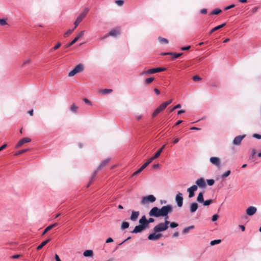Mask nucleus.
<instances>
[{
	"label": "nucleus",
	"mask_w": 261,
	"mask_h": 261,
	"mask_svg": "<svg viewBox=\"0 0 261 261\" xmlns=\"http://www.w3.org/2000/svg\"><path fill=\"white\" fill-rule=\"evenodd\" d=\"M230 173H231V172L230 170H227L226 172L223 173L221 175V177L223 178H226L230 175Z\"/></svg>",
	"instance_id": "37"
},
{
	"label": "nucleus",
	"mask_w": 261,
	"mask_h": 261,
	"mask_svg": "<svg viewBox=\"0 0 261 261\" xmlns=\"http://www.w3.org/2000/svg\"><path fill=\"white\" fill-rule=\"evenodd\" d=\"M156 233L157 232H154L153 233L150 234L148 236V239L149 240H152V241L158 240L160 238L162 237V235L161 233Z\"/></svg>",
	"instance_id": "14"
},
{
	"label": "nucleus",
	"mask_w": 261,
	"mask_h": 261,
	"mask_svg": "<svg viewBox=\"0 0 261 261\" xmlns=\"http://www.w3.org/2000/svg\"><path fill=\"white\" fill-rule=\"evenodd\" d=\"M181 107V105L180 104H177L171 110V111H173L175 109L180 108Z\"/></svg>",
	"instance_id": "52"
},
{
	"label": "nucleus",
	"mask_w": 261,
	"mask_h": 261,
	"mask_svg": "<svg viewBox=\"0 0 261 261\" xmlns=\"http://www.w3.org/2000/svg\"><path fill=\"white\" fill-rule=\"evenodd\" d=\"M93 251L91 250H86L84 252L83 255L85 257H90L93 255Z\"/></svg>",
	"instance_id": "28"
},
{
	"label": "nucleus",
	"mask_w": 261,
	"mask_h": 261,
	"mask_svg": "<svg viewBox=\"0 0 261 261\" xmlns=\"http://www.w3.org/2000/svg\"><path fill=\"white\" fill-rule=\"evenodd\" d=\"M115 3L119 6H122L124 4V1L123 0H116Z\"/></svg>",
	"instance_id": "44"
},
{
	"label": "nucleus",
	"mask_w": 261,
	"mask_h": 261,
	"mask_svg": "<svg viewBox=\"0 0 261 261\" xmlns=\"http://www.w3.org/2000/svg\"><path fill=\"white\" fill-rule=\"evenodd\" d=\"M252 137L257 139H261V135L259 134H254Z\"/></svg>",
	"instance_id": "50"
},
{
	"label": "nucleus",
	"mask_w": 261,
	"mask_h": 261,
	"mask_svg": "<svg viewBox=\"0 0 261 261\" xmlns=\"http://www.w3.org/2000/svg\"><path fill=\"white\" fill-rule=\"evenodd\" d=\"M139 224L144 229L148 227V224L145 215L143 216L139 220Z\"/></svg>",
	"instance_id": "13"
},
{
	"label": "nucleus",
	"mask_w": 261,
	"mask_h": 261,
	"mask_svg": "<svg viewBox=\"0 0 261 261\" xmlns=\"http://www.w3.org/2000/svg\"><path fill=\"white\" fill-rule=\"evenodd\" d=\"M207 181V183L208 184V185L209 186H212L214 185V182H215V181L214 179H207L206 180Z\"/></svg>",
	"instance_id": "46"
},
{
	"label": "nucleus",
	"mask_w": 261,
	"mask_h": 261,
	"mask_svg": "<svg viewBox=\"0 0 261 261\" xmlns=\"http://www.w3.org/2000/svg\"><path fill=\"white\" fill-rule=\"evenodd\" d=\"M148 165V163H145L141 167V170H143Z\"/></svg>",
	"instance_id": "58"
},
{
	"label": "nucleus",
	"mask_w": 261,
	"mask_h": 261,
	"mask_svg": "<svg viewBox=\"0 0 261 261\" xmlns=\"http://www.w3.org/2000/svg\"><path fill=\"white\" fill-rule=\"evenodd\" d=\"M85 31H82L80 32L79 34L74 38V39L67 45V47H69L74 44L80 38H81L84 34Z\"/></svg>",
	"instance_id": "15"
},
{
	"label": "nucleus",
	"mask_w": 261,
	"mask_h": 261,
	"mask_svg": "<svg viewBox=\"0 0 261 261\" xmlns=\"http://www.w3.org/2000/svg\"><path fill=\"white\" fill-rule=\"evenodd\" d=\"M171 102H172V99H170V100L166 101V102L163 103V104L164 105L165 107L166 108L167 107V106L169 105V104H170Z\"/></svg>",
	"instance_id": "54"
},
{
	"label": "nucleus",
	"mask_w": 261,
	"mask_h": 261,
	"mask_svg": "<svg viewBox=\"0 0 261 261\" xmlns=\"http://www.w3.org/2000/svg\"><path fill=\"white\" fill-rule=\"evenodd\" d=\"M89 11V9L88 8H85L84 11L82 13H81L80 15L77 17L76 19L81 23L83 21V20L86 17Z\"/></svg>",
	"instance_id": "9"
},
{
	"label": "nucleus",
	"mask_w": 261,
	"mask_h": 261,
	"mask_svg": "<svg viewBox=\"0 0 261 261\" xmlns=\"http://www.w3.org/2000/svg\"><path fill=\"white\" fill-rule=\"evenodd\" d=\"M84 102L86 103V104H88L89 105H91V102L87 98H84Z\"/></svg>",
	"instance_id": "61"
},
{
	"label": "nucleus",
	"mask_w": 261,
	"mask_h": 261,
	"mask_svg": "<svg viewBox=\"0 0 261 261\" xmlns=\"http://www.w3.org/2000/svg\"><path fill=\"white\" fill-rule=\"evenodd\" d=\"M235 7V5L234 4H232L230 6H227L225 8L224 10H229L230 9H231L232 8H234Z\"/></svg>",
	"instance_id": "55"
},
{
	"label": "nucleus",
	"mask_w": 261,
	"mask_h": 261,
	"mask_svg": "<svg viewBox=\"0 0 261 261\" xmlns=\"http://www.w3.org/2000/svg\"><path fill=\"white\" fill-rule=\"evenodd\" d=\"M120 34V31L119 29L118 28L114 29L112 30L108 34V35H110L111 36L113 37H116Z\"/></svg>",
	"instance_id": "21"
},
{
	"label": "nucleus",
	"mask_w": 261,
	"mask_h": 261,
	"mask_svg": "<svg viewBox=\"0 0 261 261\" xmlns=\"http://www.w3.org/2000/svg\"><path fill=\"white\" fill-rule=\"evenodd\" d=\"M149 215L150 217H160V209L158 207H153L149 212Z\"/></svg>",
	"instance_id": "7"
},
{
	"label": "nucleus",
	"mask_w": 261,
	"mask_h": 261,
	"mask_svg": "<svg viewBox=\"0 0 261 261\" xmlns=\"http://www.w3.org/2000/svg\"><path fill=\"white\" fill-rule=\"evenodd\" d=\"M147 223L149 224L150 223H152L154 221V219L152 218H149L148 220H147Z\"/></svg>",
	"instance_id": "60"
},
{
	"label": "nucleus",
	"mask_w": 261,
	"mask_h": 261,
	"mask_svg": "<svg viewBox=\"0 0 261 261\" xmlns=\"http://www.w3.org/2000/svg\"><path fill=\"white\" fill-rule=\"evenodd\" d=\"M165 145H163L161 148H160L154 154V155L153 156V159H156L158 158L161 154V153H162V152L163 151V150L164 149L165 147Z\"/></svg>",
	"instance_id": "25"
},
{
	"label": "nucleus",
	"mask_w": 261,
	"mask_h": 261,
	"mask_svg": "<svg viewBox=\"0 0 261 261\" xmlns=\"http://www.w3.org/2000/svg\"><path fill=\"white\" fill-rule=\"evenodd\" d=\"M212 202V199H208L205 201H204L202 203L204 206H208Z\"/></svg>",
	"instance_id": "42"
},
{
	"label": "nucleus",
	"mask_w": 261,
	"mask_h": 261,
	"mask_svg": "<svg viewBox=\"0 0 261 261\" xmlns=\"http://www.w3.org/2000/svg\"><path fill=\"white\" fill-rule=\"evenodd\" d=\"M78 109V107L75 105V104H72L70 108V110L72 112L74 113H76L77 112Z\"/></svg>",
	"instance_id": "32"
},
{
	"label": "nucleus",
	"mask_w": 261,
	"mask_h": 261,
	"mask_svg": "<svg viewBox=\"0 0 261 261\" xmlns=\"http://www.w3.org/2000/svg\"><path fill=\"white\" fill-rule=\"evenodd\" d=\"M195 228L194 225H191L183 229L182 232L184 234L188 233L190 230L193 229Z\"/></svg>",
	"instance_id": "30"
},
{
	"label": "nucleus",
	"mask_w": 261,
	"mask_h": 261,
	"mask_svg": "<svg viewBox=\"0 0 261 261\" xmlns=\"http://www.w3.org/2000/svg\"><path fill=\"white\" fill-rule=\"evenodd\" d=\"M158 40L161 44H167L169 42L168 40L167 39L163 38L162 37H159L158 38Z\"/></svg>",
	"instance_id": "31"
},
{
	"label": "nucleus",
	"mask_w": 261,
	"mask_h": 261,
	"mask_svg": "<svg viewBox=\"0 0 261 261\" xmlns=\"http://www.w3.org/2000/svg\"><path fill=\"white\" fill-rule=\"evenodd\" d=\"M166 108L164 105L162 103L159 107H158L153 112L152 114V117H155L158 114L164 110Z\"/></svg>",
	"instance_id": "17"
},
{
	"label": "nucleus",
	"mask_w": 261,
	"mask_h": 261,
	"mask_svg": "<svg viewBox=\"0 0 261 261\" xmlns=\"http://www.w3.org/2000/svg\"><path fill=\"white\" fill-rule=\"evenodd\" d=\"M129 227V223L127 222H123L122 224L121 228L122 229H125Z\"/></svg>",
	"instance_id": "34"
},
{
	"label": "nucleus",
	"mask_w": 261,
	"mask_h": 261,
	"mask_svg": "<svg viewBox=\"0 0 261 261\" xmlns=\"http://www.w3.org/2000/svg\"><path fill=\"white\" fill-rule=\"evenodd\" d=\"M112 92V90L110 89H105L101 91V93L103 94H109Z\"/></svg>",
	"instance_id": "35"
},
{
	"label": "nucleus",
	"mask_w": 261,
	"mask_h": 261,
	"mask_svg": "<svg viewBox=\"0 0 261 261\" xmlns=\"http://www.w3.org/2000/svg\"><path fill=\"white\" fill-rule=\"evenodd\" d=\"M197 190V186L193 185L187 189V192L189 193V198H192L194 196V192Z\"/></svg>",
	"instance_id": "12"
},
{
	"label": "nucleus",
	"mask_w": 261,
	"mask_h": 261,
	"mask_svg": "<svg viewBox=\"0 0 261 261\" xmlns=\"http://www.w3.org/2000/svg\"><path fill=\"white\" fill-rule=\"evenodd\" d=\"M139 215L140 212L139 211H133L130 217V219L133 221H136L137 220Z\"/></svg>",
	"instance_id": "20"
},
{
	"label": "nucleus",
	"mask_w": 261,
	"mask_h": 261,
	"mask_svg": "<svg viewBox=\"0 0 261 261\" xmlns=\"http://www.w3.org/2000/svg\"><path fill=\"white\" fill-rule=\"evenodd\" d=\"M50 239H47L45 241H44L43 242H42L37 247V250H40L41 249H42L43 248V247H44L45 245H46L49 241H50Z\"/></svg>",
	"instance_id": "27"
},
{
	"label": "nucleus",
	"mask_w": 261,
	"mask_h": 261,
	"mask_svg": "<svg viewBox=\"0 0 261 261\" xmlns=\"http://www.w3.org/2000/svg\"><path fill=\"white\" fill-rule=\"evenodd\" d=\"M113 242V239L112 238H109L106 240V243H109Z\"/></svg>",
	"instance_id": "59"
},
{
	"label": "nucleus",
	"mask_w": 261,
	"mask_h": 261,
	"mask_svg": "<svg viewBox=\"0 0 261 261\" xmlns=\"http://www.w3.org/2000/svg\"><path fill=\"white\" fill-rule=\"evenodd\" d=\"M58 223H55L51 225L48 226L43 231L42 236H44L46 232H47L49 230L51 229L54 227H56L58 225Z\"/></svg>",
	"instance_id": "24"
},
{
	"label": "nucleus",
	"mask_w": 261,
	"mask_h": 261,
	"mask_svg": "<svg viewBox=\"0 0 261 261\" xmlns=\"http://www.w3.org/2000/svg\"><path fill=\"white\" fill-rule=\"evenodd\" d=\"M29 149H22V150H20L19 151H18L17 152H16L15 153V155H18L19 154H22L27 151H28Z\"/></svg>",
	"instance_id": "41"
},
{
	"label": "nucleus",
	"mask_w": 261,
	"mask_h": 261,
	"mask_svg": "<svg viewBox=\"0 0 261 261\" xmlns=\"http://www.w3.org/2000/svg\"><path fill=\"white\" fill-rule=\"evenodd\" d=\"M55 259L56 261H61L59 256L57 254L55 255Z\"/></svg>",
	"instance_id": "64"
},
{
	"label": "nucleus",
	"mask_w": 261,
	"mask_h": 261,
	"mask_svg": "<svg viewBox=\"0 0 261 261\" xmlns=\"http://www.w3.org/2000/svg\"><path fill=\"white\" fill-rule=\"evenodd\" d=\"M61 43L60 42H58L53 48L50 49V51L58 49L61 46Z\"/></svg>",
	"instance_id": "40"
},
{
	"label": "nucleus",
	"mask_w": 261,
	"mask_h": 261,
	"mask_svg": "<svg viewBox=\"0 0 261 261\" xmlns=\"http://www.w3.org/2000/svg\"><path fill=\"white\" fill-rule=\"evenodd\" d=\"M169 217L165 218V222L164 223H160L155 226L153 228V231L155 232H159L161 231H164L167 230L168 228V225L170 223V222L168 221V219Z\"/></svg>",
	"instance_id": "1"
},
{
	"label": "nucleus",
	"mask_w": 261,
	"mask_h": 261,
	"mask_svg": "<svg viewBox=\"0 0 261 261\" xmlns=\"http://www.w3.org/2000/svg\"><path fill=\"white\" fill-rule=\"evenodd\" d=\"M191 48V46H185V47H182L181 48V50H189L190 48Z\"/></svg>",
	"instance_id": "57"
},
{
	"label": "nucleus",
	"mask_w": 261,
	"mask_h": 261,
	"mask_svg": "<svg viewBox=\"0 0 261 261\" xmlns=\"http://www.w3.org/2000/svg\"><path fill=\"white\" fill-rule=\"evenodd\" d=\"M175 201L178 207H180L183 204L182 194L180 192H178L175 196Z\"/></svg>",
	"instance_id": "8"
},
{
	"label": "nucleus",
	"mask_w": 261,
	"mask_h": 261,
	"mask_svg": "<svg viewBox=\"0 0 261 261\" xmlns=\"http://www.w3.org/2000/svg\"><path fill=\"white\" fill-rule=\"evenodd\" d=\"M156 198L153 195H149L147 196L143 197L141 201V204H145L147 202H153L155 201Z\"/></svg>",
	"instance_id": "6"
},
{
	"label": "nucleus",
	"mask_w": 261,
	"mask_h": 261,
	"mask_svg": "<svg viewBox=\"0 0 261 261\" xmlns=\"http://www.w3.org/2000/svg\"><path fill=\"white\" fill-rule=\"evenodd\" d=\"M83 70L84 66L82 64H79L77 66H76L74 67V68L68 73V76L70 77L73 76L76 74L83 71Z\"/></svg>",
	"instance_id": "5"
},
{
	"label": "nucleus",
	"mask_w": 261,
	"mask_h": 261,
	"mask_svg": "<svg viewBox=\"0 0 261 261\" xmlns=\"http://www.w3.org/2000/svg\"><path fill=\"white\" fill-rule=\"evenodd\" d=\"M6 24H7L6 19H5V18L0 19V25H1L3 26V25H6Z\"/></svg>",
	"instance_id": "43"
},
{
	"label": "nucleus",
	"mask_w": 261,
	"mask_h": 261,
	"mask_svg": "<svg viewBox=\"0 0 261 261\" xmlns=\"http://www.w3.org/2000/svg\"><path fill=\"white\" fill-rule=\"evenodd\" d=\"M31 139L29 138H23L20 139L16 145V147L18 148L22 146L23 144L31 142Z\"/></svg>",
	"instance_id": "16"
},
{
	"label": "nucleus",
	"mask_w": 261,
	"mask_h": 261,
	"mask_svg": "<svg viewBox=\"0 0 261 261\" xmlns=\"http://www.w3.org/2000/svg\"><path fill=\"white\" fill-rule=\"evenodd\" d=\"M109 161H110V159H107L103 160L100 163V164L97 167V169L93 173V175H92V177H91V178L90 179V183L88 184V186H89L90 184L92 181V180L94 178L95 176H96L97 172L99 170H100L101 168H102L103 167H105L108 164V163H109Z\"/></svg>",
	"instance_id": "4"
},
{
	"label": "nucleus",
	"mask_w": 261,
	"mask_h": 261,
	"mask_svg": "<svg viewBox=\"0 0 261 261\" xmlns=\"http://www.w3.org/2000/svg\"><path fill=\"white\" fill-rule=\"evenodd\" d=\"M222 12L221 9H214L213 11L211 12V15H217L220 13Z\"/></svg>",
	"instance_id": "33"
},
{
	"label": "nucleus",
	"mask_w": 261,
	"mask_h": 261,
	"mask_svg": "<svg viewBox=\"0 0 261 261\" xmlns=\"http://www.w3.org/2000/svg\"><path fill=\"white\" fill-rule=\"evenodd\" d=\"M131 237H128L127 238H126L125 240H124L123 241H122L121 243H119L118 244L119 246H120L122 244H123L124 242H125L126 241H127V240L130 239Z\"/></svg>",
	"instance_id": "62"
},
{
	"label": "nucleus",
	"mask_w": 261,
	"mask_h": 261,
	"mask_svg": "<svg viewBox=\"0 0 261 261\" xmlns=\"http://www.w3.org/2000/svg\"><path fill=\"white\" fill-rule=\"evenodd\" d=\"M170 227L172 228H174L178 226V224L175 222H171L169 223Z\"/></svg>",
	"instance_id": "45"
},
{
	"label": "nucleus",
	"mask_w": 261,
	"mask_h": 261,
	"mask_svg": "<svg viewBox=\"0 0 261 261\" xmlns=\"http://www.w3.org/2000/svg\"><path fill=\"white\" fill-rule=\"evenodd\" d=\"M198 204L196 202H193L190 204V211L191 213H193L196 211L198 208Z\"/></svg>",
	"instance_id": "22"
},
{
	"label": "nucleus",
	"mask_w": 261,
	"mask_h": 261,
	"mask_svg": "<svg viewBox=\"0 0 261 261\" xmlns=\"http://www.w3.org/2000/svg\"><path fill=\"white\" fill-rule=\"evenodd\" d=\"M31 62V60L30 59H29L23 62V63L22 64V67H24L27 64L30 63Z\"/></svg>",
	"instance_id": "48"
},
{
	"label": "nucleus",
	"mask_w": 261,
	"mask_h": 261,
	"mask_svg": "<svg viewBox=\"0 0 261 261\" xmlns=\"http://www.w3.org/2000/svg\"><path fill=\"white\" fill-rule=\"evenodd\" d=\"M80 23V22L79 21H78L76 19L75 20L74 22V30L79 25V24Z\"/></svg>",
	"instance_id": "56"
},
{
	"label": "nucleus",
	"mask_w": 261,
	"mask_h": 261,
	"mask_svg": "<svg viewBox=\"0 0 261 261\" xmlns=\"http://www.w3.org/2000/svg\"><path fill=\"white\" fill-rule=\"evenodd\" d=\"M210 162L212 164L216 166L217 167H220L221 161L219 158L213 156L210 159Z\"/></svg>",
	"instance_id": "10"
},
{
	"label": "nucleus",
	"mask_w": 261,
	"mask_h": 261,
	"mask_svg": "<svg viewBox=\"0 0 261 261\" xmlns=\"http://www.w3.org/2000/svg\"><path fill=\"white\" fill-rule=\"evenodd\" d=\"M174 58H177L182 55V53H172V54Z\"/></svg>",
	"instance_id": "47"
},
{
	"label": "nucleus",
	"mask_w": 261,
	"mask_h": 261,
	"mask_svg": "<svg viewBox=\"0 0 261 261\" xmlns=\"http://www.w3.org/2000/svg\"><path fill=\"white\" fill-rule=\"evenodd\" d=\"M200 80L201 78L198 75H195L193 77V80L194 81L197 82L200 81Z\"/></svg>",
	"instance_id": "49"
},
{
	"label": "nucleus",
	"mask_w": 261,
	"mask_h": 261,
	"mask_svg": "<svg viewBox=\"0 0 261 261\" xmlns=\"http://www.w3.org/2000/svg\"><path fill=\"white\" fill-rule=\"evenodd\" d=\"M172 212V206L171 205L164 206L160 208V217H164L166 218L168 217V214Z\"/></svg>",
	"instance_id": "2"
},
{
	"label": "nucleus",
	"mask_w": 261,
	"mask_h": 261,
	"mask_svg": "<svg viewBox=\"0 0 261 261\" xmlns=\"http://www.w3.org/2000/svg\"><path fill=\"white\" fill-rule=\"evenodd\" d=\"M256 211L257 209L255 207L252 206H249L246 210V214L249 216H252L256 213Z\"/></svg>",
	"instance_id": "18"
},
{
	"label": "nucleus",
	"mask_w": 261,
	"mask_h": 261,
	"mask_svg": "<svg viewBox=\"0 0 261 261\" xmlns=\"http://www.w3.org/2000/svg\"><path fill=\"white\" fill-rule=\"evenodd\" d=\"M166 69L164 67H158L155 68H152L150 69H148L147 70L143 71L141 74L143 75H149L151 74H153L156 72H160L162 71H165Z\"/></svg>",
	"instance_id": "3"
},
{
	"label": "nucleus",
	"mask_w": 261,
	"mask_h": 261,
	"mask_svg": "<svg viewBox=\"0 0 261 261\" xmlns=\"http://www.w3.org/2000/svg\"><path fill=\"white\" fill-rule=\"evenodd\" d=\"M142 171V170H141V168H140L138 170H137L136 171H135V172L133 173V176H136V175H137L139 174V173H140Z\"/></svg>",
	"instance_id": "53"
},
{
	"label": "nucleus",
	"mask_w": 261,
	"mask_h": 261,
	"mask_svg": "<svg viewBox=\"0 0 261 261\" xmlns=\"http://www.w3.org/2000/svg\"><path fill=\"white\" fill-rule=\"evenodd\" d=\"M200 13L205 14L207 13V10L206 9H203L200 10Z\"/></svg>",
	"instance_id": "63"
},
{
	"label": "nucleus",
	"mask_w": 261,
	"mask_h": 261,
	"mask_svg": "<svg viewBox=\"0 0 261 261\" xmlns=\"http://www.w3.org/2000/svg\"><path fill=\"white\" fill-rule=\"evenodd\" d=\"M221 241L220 239L214 240H213V241H212L211 242L210 244H211V246H214L215 245L219 244L221 242Z\"/></svg>",
	"instance_id": "36"
},
{
	"label": "nucleus",
	"mask_w": 261,
	"mask_h": 261,
	"mask_svg": "<svg viewBox=\"0 0 261 261\" xmlns=\"http://www.w3.org/2000/svg\"><path fill=\"white\" fill-rule=\"evenodd\" d=\"M218 218V216L217 214H215L212 216V220L213 221H216Z\"/></svg>",
	"instance_id": "51"
},
{
	"label": "nucleus",
	"mask_w": 261,
	"mask_h": 261,
	"mask_svg": "<svg viewBox=\"0 0 261 261\" xmlns=\"http://www.w3.org/2000/svg\"><path fill=\"white\" fill-rule=\"evenodd\" d=\"M144 229L139 224V225L136 226L135 228L133 231H131V233H140L143 231Z\"/></svg>",
	"instance_id": "23"
},
{
	"label": "nucleus",
	"mask_w": 261,
	"mask_h": 261,
	"mask_svg": "<svg viewBox=\"0 0 261 261\" xmlns=\"http://www.w3.org/2000/svg\"><path fill=\"white\" fill-rule=\"evenodd\" d=\"M245 135H239L236 137L232 142L234 145H239L242 140L245 137Z\"/></svg>",
	"instance_id": "11"
},
{
	"label": "nucleus",
	"mask_w": 261,
	"mask_h": 261,
	"mask_svg": "<svg viewBox=\"0 0 261 261\" xmlns=\"http://www.w3.org/2000/svg\"><path fill=\"white\" fill-rule=\"evenodd\" d=\"M73 31H74V29L68 30L67 32H66L64 33V36L65 37L68 36L73 32Z\"/></svg>",
	"instance_id": "39"
},
{
	"label": "nucleus",
	"mask_w": 261,
	"mask_h": 261,
	"mask_svg": "<svg viewBox=\"0 0 261 261\" xmlns=\"http://www.w3.org/2000/svg\"><path fill=\"white\" fill-rule=\"evenodd\" d=\"M226 25V23H223L220 25H219L214 28H213L210 32L209 33V34L211 35L212 34L213 32H214L215 31H216L217 30H218L219 29H221L222 28H223V27H224L225 25Z\"/></svg>",
	"instance_id": "26"
},
{
	"label": "nucleus",
	"mask_w": 261,
	"mask_h": 261,
	"mask_svg": "<svg viewBox=\"0 0 261 261\" xmlns=\"http://www.w3.org/2000/svg\"><path fill=\"white\" fill-rule=\"evenodd\" d=\"M154 78L153 77H150L147 78L145 81V84H149L151 82H152L154 81Z\"/></svg>",
	"instance_id": "38"
},
{
	"label": "nucleus",
	"mask_w": 261,
	"mask_h": 261,
	"mask_svg": "<svg viewBox=\"0 0 261 261\" xmlns=\"http://www.w3.org/2000/svg\"><path fill=\"white\" fill-rule=\"evenodd\" d=\"M196 186L200 188H204L206 186L205 180L203 178H200L198 179L195 182Z\"/></svg>",
	"instance_id": "19"
},
{
	"label": "nucleus",
	"mask_w": 261,
	"mask_h": 261,
	"mask_svg": "<svg viewBox=\"0 0 261 261\" xmlns=\"http://www.w3.org/2000/svg\"><path fill=\"white\" fill-rule=\"evenodd\" d=\"M197 201L199 203L204 202L203 193L200 192L197 197Z\"/></svg>",
	"instance_id": "29"
}]
</instances>
